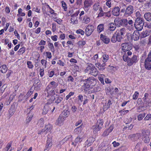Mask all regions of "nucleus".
I'll list each match as a JSON object with an SVG mask.
<instances>
[{"label":"nucleus","instance_id":"nucleus-6","mask_svg":"<svg viewBox=\"0 0 151 151\" xmlns=\"http://www.w3.org/2000/svg\"><path fill=\"white\" fill-rule=\"evenodd\" d=\"M134 12V7L132 5L128 6L126 9L123 16L125 17L130 16Z\"/></svg>","mask_w":151,"mask_h":151},{"label":"nucleus","instance_id":"nucleus-43","mask_svg":"<svg viewBox=\"0 0 151 151\" xmlns=\"http://www.w3.org/2000/svg\"><path fill=\"white\" fill-rule=\"evenodd\" d=\"M15 111V109L14 107H11L9 110V112L10 115L11 116L13 115L14 114Z\"/></svg>","mask_w":151,"mask_h":151},{"label":"nucleus","instance_id":"nucleus-32","mask_svg":"<svg viewBox=\"0 0 151 151\" xmlns=\"http://www.w3.org/2000/svg\"><path fill=\"white\" fill-rule=\"evenodd\" d=\"M48 47L50 51L52 52H54L55 51L54 47L52 43L50 42L48 43Z\"/></svg>","mask_w":151,"mask_h":151},{"label":"nucleus","instance_id":"nucleus-49","mask_svg":"<svg viewBox=\"0 0 151 151\" xmlns=\"http://www.w3.org/2000/svg\"><path fill=\"white\" fill-rule=\"evenodd\" d=\"M100 12L99 13L97 17H101L104 16V12L103 10L102 9H100V10L99 11Z\"/></svg>","mask_w":151,"mask_h":151},{"label":"nucleus","instance_id":"nucleus-19","mask_svg":"<svg viewBox=\"0 0 151 151\" xmlns=\"http://www.w3.org/2000/svg\"><path fill=\"white\" fill-rule=\"evenodd\" d=\"M33 86L34 87L36 91H39L40 89L42 86L41 82L39 81L37 83L35 82L33 84Z\"/></svg>","mask_w":151,"mask_h":151},{"label":"nucleus","instance_id":"nucleus-11","mask_svg":"<svg viewBox=\"0 0 151 151\" xmlns=\"http://www.w3.org/2000/svg\"><path fill=\"white\" fill-rule=\"evenodd\" d=\"M83 82V84L81 87L82 91H83L86 93H90V90L91 88L90 86L84 82Z\"/></svg>","mask_w":151,"mask_h":151},{"label":"nucleus","instance_id":"nucleus-64","mask_svg":"<svg viewBox=\"0 0 151 151\" xmlns=\"http://www.w3.org/2000/svg\"><path fill=\"white\" fill-rule=\"evenodd\" d=\"M111 14L110 11H109L108 12H104V16L108 17H110L111 16Z\"/></svg>","mask_w":151,"mask_h":151},{"label":"nucleus","instance_id":"nucleus-12","mask_svg":"<svg viewBox=\"0 0 151 151\" xmlns=\"http://www.w3.org/2000/svg\"><path fill=\"white\" fill-rule=\"evenodd\" d=\"M52 137L49 138L48 137H47V144L45 146L46 148L44 150V151H48L51 148L52 145Z\"/></svg>","mask_w":151,"mask_h":151},{"label":"nucleus","instance_id":"nucleus-33","mask_svg":"<svg viewBox=\"0 0 151 151\" xmlns=\"http://www.w3.org/2000/svg\"><path fill=\"white\" fill-rule=\"evenodd\" d=\"M28 115V116L27 117L26 119L27 123H29L31 121L33 116V115L32 114H30V113H29Z\"/></svg>","mask_w":151,"mask_h":151},{"label":"nucleus","instance_id":"nucleus-56","mask_svg":"<svg viewBox=\"0 0 151 151\" xmlns=\"http://www.w3.org/2000/svg\"><path fill=\"white\" fill-rule=\"evenodd\" d=\"M74 94V92H70L68 95H67L65 97V99L66 100H67L71 96H73Z\"/></svg>","mask_w":151,"mask_h":151},{"label":"nucleus","instance_id":"nucleus-35","mask_svg":"<svg viewBox=\"0 0 151 151\" xmlns=\"http://www.w3.org/2000/svg\"><path fill=\"white\" fill-rule=\"evenodd\" d=\"M82 131V126L81 125L77 127L74 129L75 133L77 134L80 133Z\"/></svg>","mask_w":151,"mask_h":151},{"label":"nucleus","instance_id":"nucleus-44","mask_svg":"<svg viewBox=\"0 0 151 151\" xmlns=\"http://www.w3.org/2000/svg\"><path fill=\"white\" fill-rule=\"evenodd\" d=\"M140 11H138L135 12V14L136 17V18L138 19H143L142 17L140 14Z\"/></svg>","mask_w":151,"mask_h":151},{"label":"nucleus","instance_id":"nucleus-54","mask_svg":"<svg viewBox=\"0 0 151 151\" xmlns=\"http://www.w3.org/2000/svg\"><path fill=\"white\" fill-rule=\"evenodd\" d=\"M27 65L28 68L30 69H32L33 67V65L30 61H28L27 62Z\"/></svg>","mask_w":151,"mask_h":151},{"label":"nucleus","instance_id":"nucleus-45","mask_svg":"<svg viewBox=\"0 0 151 151\" xmlns=\"http://www.w3.org/2000/svg\"><path fill=\"white\" fill-rule=\"evenodd\" d=\"M145 113L140 114L137 116V119L138 121H141L144 117L145 115Z\"/></svg>","mask_w":151,"mask_h":151},{"label":"nucleus","instance_id":"nucleus-37","mask_svg":"<svg viewBox=\"0 0 151 151\" xmlns=\"http://www.w3.org/2000/svg\"><path fill=\"white\" fill-rule=\"evenodd\" d=\"M142 145V143L141 142H139L136 145L135 149L138 150V151H140V148Z\"/></svg>","mask_w":151,"mask_h":151},{"label":"nucleus","instance_id":"nucleus-47","mask_svg":"<svg viewBox=\"0 0 151 151\" xmlns=\"http://www.w3.org/2000/svg\"><path fill=\"white\" fill-rule=\"evenodd\" d=\"M25 51V48L24 47H22L19 49L18 51L19 55H21Z\"/></svg>","mask_w":151,"mask_h":151},{"label":"nucleus","instance_id":"nucleus-59","mask_svg":"<svg viewBox=\"0 0 151 151\" xmlns=\"http://www.w3.org/2000/svg\"><path fill=\"white\" fill-rule=\"evenodd\" d=\"M62 6L63 8L64 9L65 11H66L67 9V7L65 3L63 1H62Z\"/></svg>","mask_w":151,"mask_h":151},{"label":"nucleus","instance_id":"nucleus-8","mask_svg":"<svg viewBox=\"0 0 151 151\" xmlns=\"http://www.w3.org/2000/svg\"><path fill=\"white\" fill-rule=\"evenodd\" d=\"M95 29V27L92 25H88L86 28L85 33L87 36H89Z\"/></svg>","mask_w":151,"mask_h":151},{"label":"nucleus","instance_id":"nucleus-4","mask_svg":"<svg viewBox=\"0 0 151 151\" xmlns=\"http://www.w3.org/2000/svg\"><path fill=\"white\" fill-rule=\"evenodd\" d=\"M144 23V20L143 19H138L136 18L134 26L135 29L137 30L140 31L142 29Z\"/></svg>","mask_w":151,"mask_h":151},{"label":"nucleus","instance_id":"nucleus-15","mask_svg":"<svg viewBox=\"0 0 151 151\" xmlns=\"http://www.w3.org/2000/svg\"><path fill=\"white\" fill-rule=\"evenodd\" d=\"M114 129L113 125H111L108 129H106L103 133L102 136L105 137L108 136L112 131Z\"/></svg>","mask_w":151,"mask_h":151},{"label":"nucleus","instance_id":"nucleus-38","mask_svg":"<svg viewBox=\"0 0 151 151\" xmlns=\"http://www.w3.org/2000/svg\"><path fill=\"white\" fill-rule=\"evenodd\" d=\"M103 61L104 63L107 62L109 60V56L107 54L103 55L102 56Z\"/></svg>","mask_w":151,"mask_h":151},{"label":"nucleus","instance_id":"nucleus-7","mask_svg":"<svg viewBox=\"0 0 151 151\" xmlns=\"http://www.w3.org/2000/svg\"><path fill=\"white\" fill-rule=\"evenodd\" d=\"M90 86H94L96 85L97 82V80L93 77H90L85 79L82 80Z\"/></svg>","mask_w":151,"mask_h":151},{"label":"nucleus","instance_id":"nucleus-42","mask_svg":"<svg viewBox=\"0 0 151 151\" xmlns=\"http://www.w3.org/2000/svg\"><path fill=\"white\" fill-rule=\"evenodd\" d=\"M44 124V120L43 119L41 118L38 120L37 122V124L40 127H43Z\"/></svg>","mask_w":151,"mask_h":151},{"label":"nucleus","instance_id":"nucleus-21","mask_svg":"<svg viewBox=\"0 0 151 151\" xmlns=\"http://www.w3.org/2000/svg\"><path fill=\"white\" fill-rule=\"evenodd\" d=\"M112 101L110 100H109L108 103L106 104V103L103 106V109L104 110H106L110 108V106L112 105Z\"/></svg>","mask_w":151,"mask_h":151},{"label":"nucleus","instance_id":"nucleus-53","mask_svg":"<svg viewBox=\"0 0 151 151\" xmlns=\"http://www.w3.org/2000/svg\"><path fill=\"white\" fill-rule=\"evenodd\" d=\"M72 137V136L71 135H69L67 136L62 140L61 142L64 143V142L68 140V139Z\"/></svg>","mask_w":151,"mask_h":151},{"label":"nucleus","instance_id":"nucleus-41","mask_svg":"<svg viewBox=\"0 0 151 151\" xmlns=\"http://www.w3.org/2000/svg\"><path fill=\"white\" fill-rule=\"evenodd\" d=\"M140 136V134L139 133H137L131 135L129 136V137L130 138H135V139H139Z\"/></svg>","mask_w":151,"mask_h":151},{"label":"nucleus","instance_id":"nucleus-26","mask_svg":"<svg viewBox=\"0 0 151 151\" xmlns=\"http://www.w3.org/2000/svg\"><path fill=\"white\" fill-rule=\"evenodd\" d=\"M126 30L125 28H122L121 29L119 30H118L116 31V33H119V34L120 35L124 37V35H125L126 33Z\"/></svg>","mask_w":151,"mask_h":151},{"label":"nucleus","instance_id":"nucleus-17","mask_svg":"<svg viewBox=\"0 0 151 151\" xmlns=\"http://www.w3.org/2000/svg\"><path fill=\"white\" fill-rule=\"evenodd\" d=\"M101 9H102V7L100 6V4L99 2L95 3L93 6V9L95 11H97L98 10L99 11Z\"/></svg>","mask_w":151,"mask_h":151},{"label":"nucleus","instance_id":"nucleus-34","mask_svg":"<svg viewBox=\"0 0 151 151\" xmlns=\"http://www.w3.org/2000/svg\"><path fill=\"white\" fill-rule=\"evenodd\" d=\"M90 18L87 16H85L83 20V22L86 24H87L90 22Z\"/></svg>","mask_w":151,"mask_h":151},{"label":"nucleus","instance_id":"nucleus-1","mask_svg":"<svg viewBox=\"0 0 151 151\" xmlns=\"http://www.w3.org/2000/svg\"><path fill=\"white\" fill-rule=\"evenodd\" d=\"M132 55V52L129 50L124 52L123 60L125 62H127V65L129 66H130L137 63L139 60L138 57L135 55H133L132 58L128 57V56H130Z\"/></svg>","mask_w":151,"mask_h":151},{"label":"nucleus","instance_id":"nucleus-62","mask_svg":"<svg viewBox=\"0 0 151 151\" xmlns=\"http://www.w3.org/2000/svg\"><path fill=\"white\" fill-rule=\"evenodd\" d=\"M79 12H80L79 10L76 11V12L73 14L71 16L72 18H75V17H76L78 15Z\"/></svg>","mask_w":151,"mask_h":151},{"label":"nucleus","instance_id":"nucleus-29","mask_svg":"<svg viewBox=\"0 0 151 151\" xmlns=\"http://www.w3.org/2000/svg\"><path fill=\"white\" fill-rule=\"evenodd\" d=\"M22 9L21 8H19L18 10V14L17 16L18 17H24L25 15V13L22 12Z\"/></svg>","mask_w":151,"mask_h":151},{"label":"nucleus","instance_id":"nucleus-23","mask_svg":"<svg viewBox=\"0 0 151 151\" xmlns=\"http://www.w3.org/2000/svg\"><path fill=\"white\" fill-rule=\"evenodd\" d=\"M116 27V25L114 23H110L109 26V29L111 31H114Z\"/></svg>","mask_w":151,"mask_h":151},{"label":"nucleus","instance_id":"nucleus-10","mask_svg":"<svg viewBox=\"0 0 151 151\" xmlns=\"http://www.w3.org/2000/svg\"><path fill=\"white\" fill-rule=\"evenodd\" d=\"M65 120V119L63 116L62 115L60 114L56 120L55 124L59 127L63 125Z\"/></svg>","mask_w":151,"mask_h":151},{"label":"nucleus","instance_id":"nucleus-40","mask_svg":"<svg viewBox=\"0 0 151 151\" xmlns=\"http://www.w3.org/2000/svg\"><path fill=\"white\" fill-rule=\"evenodd\" d=\"M115 34L116 35V36L117 39V41L119 42H121L122 40L123 39L124 37L121 35H120L119 33H116V32Z\"/></svg>","mask_w":151,"mask_h":151},{"label":"nucleus","instance_id":"nucleus-13","mask_svg":"<svg viewBox=\"0 0 151 151\" xmlns=\"http://www.w3.org/2000/svg\"><path fill=\"white\" fill-rule=\"evenodd\" d=\"M92 4V0H85L83 4V7L85 10H88V7H90Z\"/></svg>","mask_w":151,"mask_h":151},{"label":"nucleus","instance_id":"nucleus-14","mask_svg":"<svg viewBox=\"0 0 151 151\" xmlns=\"http://www.w3.org/2000/svg\"><path fill=\"white\" fill-rule=\"evenodd\" d=\"M120 13V9L118 6L114 7L112 11V14L114 16H118Z\"/></svg>","mask_w":151,"mask_h":151},{"label":"nucleus","instance_id":"nucleus-52","mask_svg":"<svg viewBox=\"0 0 151 151\" xmlns=\"http://www.w3.org/2000/svg\"><path fill=\"white\" fill-rule=\"evenodd\" d=\"M33 93V91H31V89H30L25 96L26 99L29 97Z\"/></svg>","mask_w":151,"mask_h":151},{"label":"nucleus","instance_id":"nucleus-20","mask_svg":"<svg viewBox=\"0 0 151 151\" xmlns=\"http://www.w3.org/2000/svg\"><path fill=\"white\" fill-rule=\"evenodd\" d=\"M144 65L146 69L150 70L151 69V61L145 60Z\"/></svg>","mask_w":151,"mask_h":151},{"label":"nucleus","instance_id":"nucleus-51","mask_svg":"<svg viewBox=\"0 0 151 151\" xmlns=\"http://www.w3.org/2000/svg\"><path fill=\"white\" fill-rule=\"evenodd\" d=\"M139 95V92L137 91H135L133 96V99L134 100H136L137 99Z\"/></svg>","mask_w":151,"mask_h":151},{"label":"nucleus","instance_id":"nucleus-22","mask_svg":"<svg viewBox=\"0 0 151 151\" xmlns=\"http://www.w3.org/2000/svg\"><path fill=\"white\" fill-rule=\"evenodd\" d=\"M145 19L148 21H151V13L147 12L145 13L144 16Z\"/></svg>","mask_w":151,"mask_h":151},{"label":"nucleus","instance_id":"nucleus-58","mask_svg":"<svg viewBox=\"0 0 151 151\" xmlns=\"http://www.w3.org/2000/svg\"><path fill=\"white\" fill-rule=\"evenodd\" d=\"M76 33L77 34H80L81 35H83L85 32L83 30L80 29L76 31Z\"/></svg>","mask_w":151,"mask_h":151},{"label":"nucleus","instance_id":"nucleus-3","mask_svg":"<svg viewBox=\"0 0 151 151\" xmlns=\"http://www.w3.org/2000/svg\"><path fill=\"white\" fill-rule=\"evenodd\" d=\"M104 121L103 120L100 119L97 120L95 125H94L91 127L93 130V133L96 134L102 129L103 127Z\"/></svg>","mask_w":151,"mask_h":151},{"label":"nucleus","instance_id":"nucleus-24","mask_svg":"<svg viewBox=\"0 0 151 151\" xmlns=\"http://www.w3.org/2000/svg\"><path fill=\"white\" fill-rule=\"evenodd\" d=\"M94 141V139L93 137L89 138L86 142L85 143L86 145H87L88 146H90L91 144Z\"/></svg>","mask_w":151,"mask_h":151},{"label":"nucleus","instance_id":"nucleus-18","mask_svg":"<svg viewBox=\"0 0 151 151\" xmlns=\"http://www.w3.org/2000/svg\"><path fill=\"white\" fill-rule=\"evenodd\" d=\"M100 38L103 42L105 44H108L110 41L109 39L107 36L104 35L102 34H101Z\"/></svg>","mask_w":151,"mask_h":151},{"label":"nucleus","instance_id":"nucleus-60","mask_svg":"<svg viewBox=\"0 0 151 151\" xmlns=\"http://www.w3.org/2000/svg\"><path fill=\"white\" fill-rule=\"evenodd\" d=\"M86 43V42L84 41H79L78 42V44L79 46L81 47H83V45H85Z\"/></svg>","mask_w":151,"mask_h":151},{"label":"nucleus","instance_id":"nucleus-16","mask_svg":"<svg viewBox=\"0 0 151 151\" xmlns=\"http://www.w3.org/2000/svg\"><path fill=\"white\" fill-rule=\"evenodd\" d=\"M83 137L81 136H78L75 139L74 142H73L72 144L76 146L77 144H79L82 141Z\"/></svg>","mask_w":151,"mask_h":151},{"label":"nucleus","instance_id":"nucleus-5","mask_svg":"<svg viewBox=\"0 0 151 151\" xmlns=\"http://www.w3.org/2000/svg\"><path fill=\"white\" fill-rule=\"evenodd\" d=\"M150 135V132L149 130L147 129L142 130V135L143 139V141L145 143H147L149 142Z\"/></svg>","mask_w":151,"mask_h":151},{"label":"nucleus","instance_id":"nucleus-27","mask_svg":"<svg viewBox=\"0 0 151 151\" xmlns=\"http://www.w3.org/2000/svg\"><path fill=\"white\" fill-rule=\"evenodd\" d=\"M7 69L8 68L6 65H3L0 67V71L3 73H6L7 70Z\"/></svg>","mask_w":151,"mask_h":151},{"label":"nucleus","instance_id":"nucleus-61","mask_svg":"<svg viewBox=\"0 0 151 151\" xmlns=\"http://www.w3.org/2000/svg\"><path fill=\"white\" fill-rule=\"evenodd\" d=\"M41 62L42 65L44 66L45 68H46L47 61L45 60L42 59L41 60Z\"/></svg>","mask_w":151,"mask_h":151},{"label":"nucleus","instance_id":"nucleus-28","mask_svg":"<svg viewBox=\"0 0 151 151\" xmlns=\"http://www.w3.org/2000/svg\"><path fill=\"white\" fill-rule=\"evenodd\" d=\"M97 29L98 32H101L104 30V24H99L97 27Z\"/></svg>","mask_w":151,"mask_h":151},{"label":"nucleus","instance_id":"nucleus-63","mask_svg":"<svg viewBox=\"0 0 151 151\" xmlns=\"http://www.w3.org/2000/svg\"><path fill=\"white\" fill-rule=\"evenodd\" d=\"M51 38L53 41L55 42L58 40V36L57 35H55L54 36H51Z\"/></svg>","mask_w":151,"mask_h":151},{"label":"nucleus","instance_id":"nucleus-55","mask_svg":"<svg viewBox=\"0 0 151 151\" xmlns=\"http://www.w3.org/2000/svg\"><path fill=\"white\" fill-rule=\"evenodd\" d=\"M148 32L147 31L143 32L141 34V37L142 38H144L146 37L148 35Z\"/></svg>","mask_w":151,"mask_h":151},{"label":"nucleus","instance_id":"nucleus-2","mask_svg":"<svg viewBox=\"0 0 151 151\" xmlns=\"http://www.w3.org/2000/svg\"><path fill=\"white\" fill-rule=\"evenodd\" d=\"M84 72L85 73H89L95 76L98 75V73L94 65L91 63L88 64Z\"/></svg>","mask_w":151,"mask_h":151},{"label":"nucleus","instance_id":"nucleus-30","mask_svg":"<svg viewBox=\"0 0 151 151\" xmlns=\"http://www.w3.org/2000/svg\"><path fill=\"white\" fill-rule=\"evenodd\" d=\"M50 104V103L47 102V105H46L44 107L43 109V111L42 114L43 115H45L47 114L48 112L49 109L47 105H49Z\"/></svg>","mask_w":151,"mask_h":151},{"label":"nucleus","instance_id":"nucleus-50","mask_svg":"<svg viewBox=\"0 0 151 151\" xmlns=\"http://www.w3.org/2000/svg\"><path fill=\"white\" fill-rule=\"evenodd\" d=\"M116 41H117V39L116 35L114 34L113 35L111 39V41L113 43H115Z\"/></svg>","mask_w":151,"mask_h":151},{"label":"nucleus","instance_id":"nucleus-25","mask_svg":"<svg viewBox=\"0 0 151 151\" xmlns=\"http://www.w3.org/2000/svg\"><path fill=\"white\" fill-rule=\"evenodd\" d=\"M114 23L116 25L119 27L120 25H123L122 20L118 18L115 19L114 21Z\"/></svg>","mask_w":151,"mask_h":151},{"label":"nucleus","instance_id":"nucleus-31","mask_svg":"<svg viewBox=\"0 0 151 151\" xmlns=\"http://www.w3.org/2000/svg\"><path fill=\"white\" fill-rule=\"evenodd\" d=\"M52 128V125L50 124H48L46 125L45 129L46 132H50Z\"/></svg>","mask_w":151,"mask_h":151},{"label":"nucleus","instance_id":"nucleus-36","mask_svg":"<svg viewBox=\"0 0 151 151\" xmlns=\"http://www.w3.org/2000/svg\"><path fill=\"white\" fill-rule=\"evenodd\" d=\"M104 74L100 75L98 77V79L99 81L101 82V83L103 85L104 84Z\"/></svg>","mask_w":151,"mask_h":151},{"label":"nucleus","instance_id":"nucleus-46","mask_svg":"<svg viewBox=\"0 0 151 151\" xmlns=\"http://www.w3.org/2000/svg\"><path fill=\"white\" fill-rule=\"evenodd\" d=\"M139 34L137 33V34H136L135 32H134L133 33V38L134 40H137L139 39Z\"/></svg>","mask_w":151,"mask_h":151},{"label":"nucleus","instance_id":"nucleus-48","mask_svg":"<svg viewBox=\"0 0 151 151\" xmlns=\"http://www.w3.org/2000/svg\"><path fill=\"white\" fill-rule=\"evenodd\" d=\"M63 100V98L60 97H58L55 100V102L58 104L60 103Z\"/></svg>","mask_w":151,"mask_h":151},{"label":"nucleus","instance_id":"nucleus-9","mask_svg":"<svg viewBox=\"0 0 151 151\" xmlns=\"http://www.w3.org/2000/svg\"><path fill=\"white\" fill-rule=\"evenodd\" d=\"M121 46L122 50L123 52H127L132 48V44L128 43H122Z\"/></svg>","mask_w":151,"mask_h":151},{"label":"nucleus","instance_id":"nucleus-39","mask_svg":"<svg viewBox=\"0 0 151 151\" xmlns=\"http://www.w3.org/2000/svg\"><path fill=\"white\" fill-rule=\"evenodd\" d=\"M63 113V116L65 119L66 118L68 117L70 114V112L67 110H64Z\"/></svg>","mask_w":151,"mask_h":151},{"label":"nucleus","instance_id":"nucleus-57","mask_svg":"<svg viewBox=\"0 0 151 151\" xmlns=\"http://www.w3.org/2000/svg\"><path fill=\"white\" fill-rule=\"evenodd\" d=\"M149 120H151V114H147L146 117L144 118V120L147 121Z\"/></svg>","mask_w":151,"mask_h":151}]
</instances>
